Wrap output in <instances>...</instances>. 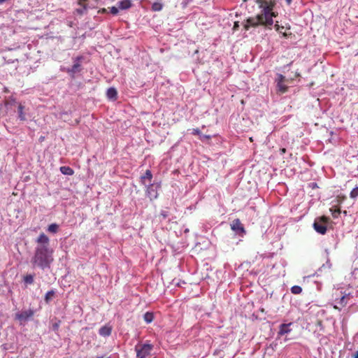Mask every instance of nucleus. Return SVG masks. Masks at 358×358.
I'll return each instance as SVG.
<instances>
[{"mask_svg": "<svg viewBox=\"0 0 358 358\" xmlns=\"http://www.w3.org/2000/svg\"><path fill=\"white\" fill-rule=\"evenodd\" d=\"M329 218L323 215L315 219L313 223L314 229L320 234H325L327 232V224Z\"/></svg>", "mask_w": 358, "mask_h": 358, "instance_id": "nucleus-4", "label": "nucleus"}, {"mask_svg": "<svg viewBox=\"0 0 358 358\" xmlns=\"http://www.w3.org/2000/svg\"><path fill=\"white\" fill-rule=\"evenodd\" d=\"M83 59V57H78L76 58L73 65L72 66L71 69L68 70V73L74 75L81 70V64L80 61Z\"/></svg>", "mask_w": 358, "mask_h": 358, "instance_id": "nucleus-10", "label": "nucleus"}, {"mask_svg": "<svg viewBox=\"0 0 358 358\" xmlns=\"http://www.w3.org/2000/svg\"><path fill=\"white\" fill-rule=\"evenodd\" d=\"M350 296V293H346L345 292H343L339 289H336L333 293L334 301L335 303L334 308L341 310L348 304Z\"/></svg>", "mask_w": 358, "mask_h": 358, "instance_id": "nucleus-3", "label": "nucleus"}, {"mask_svg": "<svg viewBox=\"0 0 358 358\" xmlns=\"http://www.w3.org/2000/svg\"><path fill=\"white\" fill-rule=\"evenodd\" d=\"M275 29H276V30H277V31H279V29H280V26H279V24H278V22L275 24Z\"/></svg>", "mask_w": 358, "mask_h": 358, "instance_id": "nucleus-35", "label": "nucleus"}, {"mask_svg": "<svg viewBox=\"0 0 358 358\" xmlns=\"http://www.w3.org/2000/svg\"><path fill=\"white\" fill-rule=\"evenodd\" d=\"M350 197L352 199H355L358 197V186L352 189L350 193Z\"/></svg>", "mask_w": 358, "mask_h": 358, "instance_id": "nucleus-25", "label": "nucleus"}, {"mask_svg": "<svg viewBox=\"0 0 358 358\" xmlns=\"http://www.w3.org/2000/svg\"><path fill=\"white\" fill-rule=\"evenodd\" d=\"M109 9H110V13L113 15H117L118 13V8H116L115 6H112V7L109 8Z\"/></svg>", "mask_w": 358, "mask_h": 358, "instance_id": "nucleus-28", "label": "nucleus"}, {"mask_svg": "<svg viewBox=\"0 0 358 358\" xmlns=\"http://www.w3.org/2000/svg\"><path fill=\"white\" fill-rule=\"evenodd\" d=\"M59 170L61 173L64 175L73 176L74 174V171L70 166H61Z\"/></svg>", "mask_w": 358, "mask_h": 358, "instance_id": "nucleus-17", "label": "nucleus"}, {"mask_svg": "<svg viewBox=\"0 0 358 358\" xmlns=\"http://www.w3.org/2000/svg\"><path fill=\"white\" fill-rule=\"evenodd\" d=\"M238 27V22L234 23V29H236Z\"/></svg>", "mask_w": 358, "mask_h": 358, "instance_id": "nucleus-37", "label": "nucleus"}, {"mask_svg": "<svg viewBox=\"0 0 358 358\" xmlns=\"http://www.w3.org/2000/svg\"><path fill=\"white\" fill-rule=\"evenodd\" d=\"M49 238L44 233H41L36 239L37 246L49 247Z\"/></svg>", "mask_w": 358, "mask_h": 358, "instance_id": "nucleus-11", "label": "nucleus"}, {"mask_svg": "<svg viewBox=\"0 0 358 358\" xmlns=\"http://www.w3.org/2000/svg\"><path fill=\"white\" fill-rule=\"evenodd\" d=\"M60 321H58L57 322H55L52 324V329L55 331H58L59 329V325H60Z\"/></svg>", "mask_w": 358, "mask_h": 358, "instance_id": "nucleus-29", "label": "nucleus"}, {"mask_svg": "<svg viewBox=\"0 0 358 358\" xmlns=\"http://www.w3.org/2000/svg\"><path fill=\"white\" fill-rule=\"evenodd\" d=\"M143 319L147 323H150L154 320V315L152 313L147 312L144 314Z\"/></svg>", "mask_w": 358, "mask_h": 358, "instance_id": "nucleus-20", "label": "nucleus"}, {"mask_svg": "<svg viewBox=\"0 0 358 358\" xmlns=\"http://www.w3.org/2000/svg\"><path fill=\"white\" fill-rule=\"evenodd\" d=\"M353 358H358V350L354 355Z\"/></svg>", "mask_w": 358, "mask_h": 358, "instance_id": "nucleus-36", "label": "nucleus"}, {"mask_svg": "<svg viewBox=\"0 0 358 358\" xmlns=\"http://www.w3.org/2000/svg\"><path fill=\"white\" fill-rule=\"evenodd\" d=\"M107 12V10L106 8H101L100 10H99L98 13H105Z\"/></svg>", "mask_w": 358, "mask_h": 358, "instance_id": "nucleus-32", "label": "nucleus"}, {"mask_svg": "<svg viewBox=\"0 0 358 358\" xmlns=\"http://www.w3.org/2000/svg\"><path fill=\"white\" fill-rule=\"evenodd\" d=\"M55 291L54 290H50V291H48L46 294H45V301L48 303L50 302V301L52 299V296L55 295Z\"/></svg>", "mask_w": 358, "mask_h": 358, "instance_id": "nucleus-23", "label": "nucleus"}, {"mask_svg": "<svg viewBox=\"0 0 358 358\" xmlns=\"http://www.w3.org/2000/svg\"><path fill=\"white\" fill-rule=\"evenodd\" d=\"M112 328L110 326L105 325L100 328L99 333L102 336H108L111 334Z\"/></svg>", "mask_w": 358, "mask_h": 358, "instance_id": "nucleus-16", "label": "nucleus"}, {"mask_svg": "<svg viewBox=\"0 0 358 358\" xmlns=\"http://www.w3.org/2000/svg\"><path fill=\"white\" fill-rule=\"evenodd\" d=\"M161 215L163 216L164 218H166L168 216L166 212H162Z\"/></svg>", "mask_w": 358, "mask_h": 358, "instance_id": "nucleus-34", "label": "nucleus"}, {"mask_svg": "<svg viewBox=\"0 0 358 358\" xmlns=\"http://www.w3.org/2000/svg\"><path fill=\"white\" fill-rule=\"evenodd\" d=\"M87 0H78V4L80 6V8L76 9L75 12L78 15H83L87 12Z\"/></svg>", "mask_w": 358, "mask_h": 358, "instance_id": "nucleus-12", "label": "nucleus"}, {"mask_svg": "<svg viewBox=\"0 0 358 358\" xmlns=\"http://www.w3.org/2000/svg\"><path fill=\"white\" fill-rule=\"evenodd\" d=\"M231 228L233 231H235L238 234L239 233H241V234L245 233L244 227L241 224L239 219H235L234 220H233V222L231 224Z\"/></svg>", "mask_w": 358, "mask_h": 358, "instance_id": "nucleus-9", "label": "nucleus"}, {"mask_svg": "<svg viewBox=\"0 0 358 358\" xmlns=\"http://www.w3.org/2000/svg\"><path fill=\"white\" fill-rule=\"evenodd\" d=\"M153 349L151 344H138L135 347L137 358H146L148 357Z\"/></svg>", "mask_w": 358, "mask_h": 358, "instance_id": "nucleus-5", "label": "nucleus"}, {"mask_svg": "<svg viewBox=\"0 0 358 358\" xmlns=\"http://www.w3.org/2000/svg\"><path fill=\"white\" fill-rule=\"evenodd\" d=\"M210 139V136H206V135H200V139L201 140H203V139Z\"/></svg>", "mask_w": 358, "mask_h": 358, "instance_id": "nucleus-31", "label": "nucleus"}, {"mask_svg": "<svg viewBox=\"0 0 358 358\" xmlns=\"http://www.w3.org/2000/svg\"><path fill=\"white\" fill-rule=\"evenodd\" d=\"M146 186V190L145 193L148 197L152 201L154 199H156L158 197V192L157 187L155 186L154 184H150Z\"/></svg>", "mask_w": 358, "mask_h": 358, "instance_id": "nucleus-8", "label": "nucleus"}, {"mask_svg": "<svg viewBox=\"0 0 358 358\" xmlns=\"http://www.w3.org/2000/svg\"><path fill=\"white\" fill-rule=\"evenodd\" d=\"M152 179V174L150 170H147L144 175L140 178L141 183L143 185H146V182H150Z\"/></svg>", "mask_w": 358, "mask_h": 358, "instance_id": "nucleus-13", "label": "nucleus"}, {"mask_svg": "<svg viewBox=\"0 0 358 358\" xmlns=\"http://www.w3.org/2000/svg\"><path fill=\"white\" fill-rule=\"evenodd\" d=\"M24 106H23L21 103H18L17 106V113H18V118L21 121H25L27 120V116L26 113L24 112Z\"/></svg>", "mask_w": 358, "mask_h": 358, "instance_id": "nucleus-14", "label": "nucleus"}, {"mask_svg": "<svg viewBox=\"0 0 358 358\" xmlns=\"http://www.w3.org/2000/svg\"><path fill=\"white\" fill-rule=\"evenodd\" d=\"M291 291L294 294H299L302 292V288L300 286L294 285L291 288Z\"/></svg>", "mask_w": 358, "mask_h": 358, "instance_id": "nucleus-26", "label": "nucleus"}, {"mask_svg": "<svg viewBox=\"0 0 358 358\" xmlns=\"http://www.w3.org/2000/svg\"><path fill=\"white\" fill-rule=\"evenodd\" d=\"M291 324L292 323L280 324L278 334L282 336L289 333L291 331V329L289 328Z\"/></svg>", "mask_w": 358, "mask_h": 358, "instance_id": "nucleus-15", "label": "nucleus"}, {"mask_svg": "<svg viewBox=\"0 0 358 358\" xmlns=\"http://www.w3.org/2000/svg\"><path fill=\"white\" fill-rule=\"evenodd\" d=\"M59 229V225L53 223L48 226V231L50 233L55 234L58 231Z\"/></svg>", "mask_w": 358, "mask_h": 358, "instance_id": "nucleus-22", "label": "nucleus"}, {"mask_svg": "<svg viewBox=\"0 0 358 358\" xmlns=\"http://www.w3.org/2000/svg\"><path fill=\"white\" fill-rule=\"evenodd\" d=\"M163 8V5L162 3H159V2H155L152 5V10L153 11H160Z\"/></svg>", "mask_w": 358, "mask_h": 358, "instance_id": "nucleus-24", "label": "nucleus"}, {"mask_svg": "<svg viewBox=\"0 0 358 358\" xmlns=\"http://www.w3.org/2000/svg\"><path fill=\"white\" fill-rule=\"evenodd\" d=\"M280 154L281 155H283L286 152V149L285 148H280Z\"/></svg>", "mask_w": 358, "mask_h": 358, "instance_id": "nucleus-33", "label": "nucleus"}, {"mask_svg": "<svg viewBox=\"0 0 358 358\" xmlns=\"http://www.w3.org/2000/svg\"><path fill=\"white\" fill-rule=\"evenodd\" d=\"M6 0H0V4L3 3V2H5Z\"/></svg>", "mask_w": 358, "mask_h": 358, "instance_id": "nucleus-39", "label": "nucleus"}, {"mask_svg": "<svg viewBox=\"0 0 358 358\" xmlns=\"http://www.w3.org/2000/svg\"><path fill=\"white\" fill-rule=\"evenodd\" d=\"M34 315V310L29 309L23 310L21 313H17L15 315V319L19 320L20 322H24L31 319Z\"/></svg>", "mask_w": 358, "mask_h": 358, "instance_id": "nucleus-7", "label": "nucleus"}, {"mask_svg": "<svg viewBox=\"0 0 358 358\" xmlns=\"http://www.w3.org/2000/svg\"><path fill=\"white\" fill-rule=\"evenodd\" d=\"M131 6L130 0H122L119 2V8L122 10L128 9Z\"/></svg>", "mask_w": 358, "mask_h": 358, "instance_id": "nucleus-19", "label": "nucleus"}, {"mask_svg": "<svg viewBox=\"0 0 358 358\" xmlns=\"http://www.w3.org/2000/svg\"><path fill=\"white\" fill-rule=\"evenodd\" d=\"M330 211L331 212L332 216L334 218H337L341 213L340 208H336V209L330 208Z\"/></svg>", "mask_w": 358, "mask_h": 358, "instance_id": "nucleus-27", "label": "nucleus"}, {"mask_svg": "<svg viewBox=\"0 0 358 358\" xmlns=\"http://www.w3.org/2000/svg\"><path fill=\"white\" fill-rule=\"evenodd\" d=\"M34 275L27 274L25 276H24L23 280H24V283H26L27 285H31L34 283Z\"/></svg>", "mask_w": 358, "mask_h": 358, "instance_id": "nucleus-21", "label": "nucleus"}, {"mask_svg": "<svg viewBox=\"0 0 358 358\" xmlns=\"http://www.w3.org/2000/svg\"><path fill=\"white\" fill-rule=\"evenodd\" d=\"M53 261L52 249L46 246H36L31 262L34 267L38 266L41 269H45L50 268Z\"/></svg>", "mask_w": 358, "mask_h": 358, "instance_id": "nucleus-2", "label": "nucleus"}, {"mask_svg": "<svg viewBox=\"0 0 358 358\" xmlns=\"http://www.w3.org/2000/svg\"><path fill=\"white\" fill-rule=\"evenodd\" d=\"M277 90L282 94L285 93L288 90L287 84L290 83L293 80L287 79L282 74H277Z\"/></svg>", "mask_w": 358, "mask_h": 358, "instance_id": "nucleus-6", "label": "nucleus"}, {"mask_svg": "<svg viewBox=\"0 0 358 358\" xmlns=\"http://www.w3.org/2000/svg\"><path fill=\"white\" fill-rule=\"evenodd\" d=\"M97 358H99V357H97Z\"/></svg>", "mask_w": 358, "mask_h": 358, "instance_id": "nucleus-40", "label": "nucleus"}, {"mask_svg": "<svg viewBox=\"0 0 358 358\" xmlns=\"http://www.w3.org/2000/svg\"><path fill=\"white\" fill-rule=\"evenodd\" d=\"M261 12L255 17H249L246 20L244 27L248 30L250 27H256L262 25L268 28L273 24V17L278 16V13L273 11L276 5L275 0H255Z\"/></svg>", "mask_w": 358, "mask_h": 358, "instance_id": "nucleus-1", "label": "nucleus"}, {"mask_svg": "<svg viewBox=\"0 0 358 358\" xmlns=\"http://www.w3.org/2000/svg\"><path fill=\"white\" fill-rule=\"evenodd\" d=\"M286 2L288 5H289L292 2V0H286Z\"/></svg>", "mask_w": 358, "mask_h": 358, "instance_id": "nucleus-38", "label": "nucleus"}, {"mask_svg": "<svg viewBox=\"0 0 358 358\" xmlns=\"http://www.w3.org/2000/svg\"><path fill=\"white\" fill-rule=\"evenodd\" d=\"M106 94L109 99L115 100L117 99V92L115 88L110 87L107 90Z\"/></svg>", "mask_w": 358, "mask_h": 358, "instance_id": "nucleus-18", "label": "nucleus"}, {"mask_svg": "<svg viewBox=\"0 0 358 358\" xmlns=\"http://www.w3.org/2000/svg\"><path fill=\"white\" fill-rule=\"evenodd\" d=\"M192 134H194V135H201V132H200V130L199 129H193V131H192Z\"/></svg>", "mask_w": 358, "mask_h": 358, "instance_id": "nucleus-30", "label": "nucleus"}]
</instances>
